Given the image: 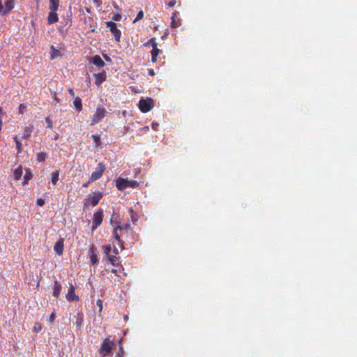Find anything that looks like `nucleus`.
I'll use <instances>...</instances> for the list:
<instances>
[{"label":"nucleus","instance_id":"obj_1","mask_svg":"<svg viewBox=\"0 0 357 357\" xmlns=\"http://www.w3.org/2000/svg\"><path fill=\"white\" fill-rule=\"evenodd\" d=\"M129 234L135 236V234L129 224L118 225L114 227L113 232L114 238L119 242L121 251L125 249L124 242L121 239V237L123 236H128ZM132 239L133 241H132V243H134V241H137V238L133 236Z\"/></svg>","mask_w":357,"mask_h":357},{"label":"nucleus","instance_id":"obj_2","mask_svg":"<svg viewBox=\"0 0 357 357\" xmlns=\"http://www.w3.org/2000/svg\"><path fill=\"white\" fill-rule=\"evenodd\" d=\"M137 185V181H129L127 178H118L116 181V186L119 190H123L127 188H135Z\"/></svg>","mask_w":357,"mask_h":357},{"label":"nucleus","instance_id":"obj_3","mask_svg":"<svg viewBox=\"0 0 357 357\" xmlns=\"http://www.w3.org/2000/svg\"><path fill=\"white\" fill-rule=\"evenodd\" d=\"M102 197V194L101 192H98L94 195H89V197L85 199V202L84 204V208H89L90 205L95 206L98 204L100 200Z\"/></svg>","mask_w":357,"mask_h":357},{"label":"nucleus","instance_id":"obj_4","mask_svg":"<svg viewBox=\"0 0 357 357\" xmlns=\"http://www.w3.org/2000/svg\"><path fill=\"white\" fill-rule=\"evenodd\" d=\"M106 109L102 107H98L95 113L93 115L91 125H94L100 122L107 114Z\"/></svg>","mask_w":357,"mask_h":357},{"label":"nucleus","instance_id":"obj_5","mask_svg":"<svg viewBox=\"0 0 357 357\" xmlns=\"http://www.w3.org/2000/svg\"><path fill=\"white\" fill-rule=\"evenodd\" d=\"M105 169V165L102 162H99L98 167H96V170L91 174L89 181H95L100 178Z\"/></svg>","mask_w":357,"mask_h":357},{"label":"nucleus","instance_id":"obj_6","mask_svg":"<svg viewBox=\"0 0 357 357\" xmlns=\"http://www.w3.org/2000/svg\"><path fill=\"white\" fill-rule=\"evenodd\" d=\"M103 218V211L101 208H99L98 211H96L93 215V225L91 227V230L94 231L97 229L98 227H99L102 222Z\"/></svg>","mask_w":357,"mask_h":357},{"label":"nucleus","instance_id":"obj_7","mask_svg":"<svg viewBox=\"0 0 357 357\" xmlns=\"http://www.w3.org/2000/svg\"><path fill=\"white\" fill-rule=\"evenodd\" d=\"M105 24L106 26L109 28V30L114 36L116 41L119 42L121 32L117 29L116 23L112 21H108L106 22Z\"/></svg>","mask_w":357,"mask_h":357},{"label":"nucleus","instance_id":"obj_8","mask_svg":"<svg viewBox=\"0 0 357 357\" xmlns=\"http://www.w3.org/2000/svg\"><path fill=\"white\" fill-rule=\"evenodd\" d=\"M114 345V342L107 338L104 340L102 346L99 349V352L104 356H107L111 351Z\"/></svg>","mask_w":357,"mask_h":357},{"label":"nucleus","instance_id":"obj_9","mask_svg":"<svg viewBox=\"0 0 357 357\" xmlns=\"http://www.w3.org/2000/svg\"><path fill=\"white\" fill-rule=\"evenodd\" d=\"M139 108L144 113L151 111L153 108V105L151 103V99H141L139 102Z\"/></svg>","mask_w":357,"mask_h":357},{"label":"nucleus","instance_id":"obj_10","mask_svg":"<svg viewBox=\"0 0 357 357\" xmlns=\"http://www.w3.org/2000/svg\"><path fill=\"white\" fill-rule=\"evenodd\" d=\"M66 298L68 301H78L79 299V296L76 295L75 289L72 284H70Z\"/></svg>","mask_w":357,"mask_h":357},{"label":"nucleus","instance_id":"obj_11","mask_svg":"<svg viewBox=\"0 0 357 357\" xmlns=\"http://www.w3.org/2000/svg\"><path fill=\"white\" fill-rule=\"evenodd\" d=\"M97 248L94 245H91L89 247V255L91 259V264L94 265L98 262L97 257Z\"/></svg>","mask_w":357,"mask_h":357},{"label":"nucleus","instance_id":"obj_12","mask_svg":"<svg viewBox=\"0 0 357 357\" xmlns=\"http://www.w3.org/2000/svg\"><path fill=\"white\" fill-rule=\"evenodd\" d=\"M64 240L62 238H60L56 243H55L54 246V250L55 251L56 254L59 256H61L63 255V249H64Z\"/></svg>","mask_w":357,"mask_h":357},{"label":"nucleus","instance_id":"obj_13","mask_svg":"<svg viewBox=\"0 0 357 357\" xmlns=\"http://www.w3.org/2000/svg\"><path fill=\"white\" fill-rule=\"evenodd\" d=\"M95 77V84L97 86H100L103 82L106 79V72L103 70L101 73H95L93 75Z\"/></svg>","mask_w":357,"mask_h":357},{"label":"nucleus","instance_id":"obj_14","mask_svg":"<svg viewBox=\"0 0 357 357\" xmlns=\"http://www.w3.org/2000/svg\"><path fill=\"white\" fill-rule=\"evenodd\" d=\"M162 52V50L158 47V44L154 45L152 47V50L151 51V61L153 63H155L158 59V56Z\"/></svg>","mask_w":357,"mask_h":357},{"label":"nucleus","instance_id":"obj_15","mask_svg":"<svg viewBox=\"0 0 357 357\" xmlns=\"http://www.w3.org/2000/svg\"><path fill=\"white\" fill-rule=\"evenodd\" d=\"M52 289H53L52 294L55 298H57L59 296L61 289H62V286H61V283L58 280H55L54 282Z\"/></svg>","mask_w":357,"mask_h":357},{"label":"nucleus","instance_id":"obj_16","mask_svg":"<svg viewBox=\"0 0 357 357\" xmlns=\"http://www.w3.org/2000/svg\"><path fill=\"white\" fill-rule=\"evenodd\" d=\"M90 61L92 63H93L94 65H96V66L100 67V68L104 67L105 65V63L104 62V61L101 59V57L99 55H96V56H93L90 59Z\"/></svg>","mask_w":357,"mask_h":357},{"label":"nucleus","instance_id":"obj_17","mask_svg":"<svg viewBox=\"0 0 357 357\" xmlns=\"http://www.w3.org/2000/svg\"><path fill=\"white\" fill-rule=\"evenodd\" d=\"M106 259L114 266L121 264L120 257L116 255H109Z\"/></svg>","mask_w":357,"mask_h":357},{"label":"nucleus","instance_id":"obj_18","mask_svg":"<svg viewBox=\"0 0 357 357\" xmlns=\"http://www.w3.org/2000/svg\"><path fill=\"white\" fill-rule=\"evenodd\" d=\"M15 1V0H6L4 3L5 9L3 11V15L8 13L14 8Z\"/></svg>","mask_w":357,"mask_h":357},{"label":"nucleus","instance_id":"obj_19","mask_svg":"<svg viewBox=\"0 0 357 357\" xmlns=\"http://www.w3.org/2000/svg\"><path fill=\"white\" fill-rule=\"evenodd\" d=\"M59 17L56 11H51L49 13L47 16V22L49 24H54L58 22Z\"/></svg>","mask_w":357,"mask_h":357},{"label":"nucleus","instance_id":"obj_20","mask_svg":"<svg viewBox=\"0 0 357 357\" xmlns=\"http://www.w3.org/2000/svg\"><path fill=\"white\" fill-rule=\"evenodd\" d=\"M181 24V20L177 17V13L175 11L172 16L171 26L173 28H176L179 26Z\"/></svg>","mask_w":357,"mask_h":357},{"label":"nucleus","instance_id":"obj_21","mask_svg":"<svg viewBox=\"0 0 357 357\" xmlns=\"http://www.w3.org/2000/svg\"><path fill=\"white\" fill-rule=\"evenodd\" d=\"M50 53L52 59L60 57L61 56V52L59 50L54 48L53 45H52L50 47Z\"/></svg>","mask_w":357,"mask_h":357},{"label":"nucleus","instance_id":"obj_22","mask_svg":"<svg viewBox=\"0 0 357 357\" xmlns=\"http://www.w3.org/2000/svg\"><path fill=\"white\" fill-rule=\"evenodd\" d=\"M59 5V0H50L49 9L51 11H56Z\"/></svg>","mask_w":357,"mask_h":357},{"label":"nucleus","instance_id":"obj_23","mask_svg":"<svg viewBox=\"0 0 357 357\" xmlns=\"http://www.w3.org/2000/svg\"><path fill=\"white\" fill-rule=\"evenodd\" d=\"M75 319H76V321H75L76 327L77 328H80L83 324V321H84L83 314L80 313V312L77 313V314L75 317Z\"/></svg>","mask_w":357,"mask_h":357},{"label":"nucleus","instance_id":"obj_24","mask_svg":"<svg viewBox=\"0 0 357 357\" xmlns=\"http://www.w3.org/2000/svg\"><path fill=\"white\" fill-rule=\"evenodd\" d=\"M22 174H23L22 167L21 166H19L18 167H17L15 169V171L13 172V176H14L15 179L19 180L22 177Z\"/></svg>","mask_w":357,"mask_h":357},{"label":"nucleus","instance_id":"obj_25","mask_svg":"<svg viewBox=\"0 0 357 357\" xmlns=\"http://www.w3.org/2000/svg\"><path fill=\"white\" fill-rule=\"evenodd\" d=\"M73 104L78 112H80L82 109V103L80 98L76 97L73 101Z\"/></svg>","mask_w":357,"mask_h":357},{"label":"nucleus","instance_id":"obj_26","mask_svg":"<svg viewBox=\"0 0 357 357\" xmlns=\"http://www.w3.org/2000/svg\"><path fill=\"white\" fill-rule=\"evenodd\" d=\"M59 178V172L58 170L54 171L51 174V181L54 185H56Z\"/></svg>","mask_w":357,"mask_h":357},{"label":"nucleus","instance_id":"obj_27","mask_svg":"<svg viewBox=\"0 0 357 357\" xmlns=\"http://www.w3.org/2000/svg\"><path fill=\"white\" fill-rule=\"evenodd\" d=\"M103 254L105 255V258L110 255V252H112V247L109 245H103L102 247Z\"/></svg>","mask_w":357,"mask_h":357},{"label":"nucleus","instance_id":"obj_28","mask_svg":"<svg viewBox=\"0 0 357 357\" xmlns=\"http://www.w3.org/2000/svg\"><path fill=\"white\" fill-rule=\"evenodd\" d=\"M129 213L130 214V218L133 223H135L138 220V215L134 211L132 208H130Z\"/></svg>","mask_w":357,"mask_h":357},{"label":"nucleus","instance_id":"obj_29","mask_svg":"<svg viewBox=\"0 0 357 357\" xmlns=\"http://www.w3.org/2000/svg\"><path fill=\"white\" fill-rule=\"evenodd\" d=\"M32 178V174L31 172L26 169V174L24 176V181H23V185H25L28 183V181Z\"/></svg>","mask_w":357,"mask_h":357},{"label":"nucleus","instance_id":"obj_30","mask_svg":"<svg viewBox=\"0 0 357 357\" xmlns=\"http://www.w3.org/2000/svg\"><path fill=\"white\" fill-rule=\"evenodd\" d=\"M115 268L112 270V272L115 274L116 276H119L118 275L119 273H121V271H123L124 268L121 264H119V266H114Z\"/></svg>","mask_w":357,"mask_h":357},{"label":"nucleus","instance_id":"obj_31","mask_svg":"<svg viewBox=\"0 0 357 357\" xmlns=\"http://www.w3.org/2000/svg\"><path fill=\"white\" fill-rule=\"evenodd\" d=\"M47 158V153L45 152H38L37 153V160L38 162H43L45 161Z\"/></svg>","mask_w":357,"mask_h":357},{"label":"nucleus","instance_id":"obj_32","mask_svg":"<svg viewBox=\"0 0 357 357\" xmlns=\"http://www.w3.org/2000/svg\"><path fill=\"white\" fill-rule=\"evenodd\" d=\"M157 43L155 42V40L154 38H152L151 39H149L146 43L144 44V45L145 47H150L151 46L152 47L154 46V45H156Z\"/></svg>","mask_w":357,"mask_h":357},{"label":"nucleus","instance_id":"obj_33","mask_svg":"<svg viewBox=\"0 0 357 357\" xmlns=\"http://www.w3.org/2000/svg\"><path fill=\"white\" fill-rule=\"evenodd\" d=\"M26 108H27V105L26 104H24V103H22L19 105V113L20 114H24V112L26 111Z\"/></svg>","mask_w":357,"mask_h":357},{"label":"nucleus","instance_id":"obj_34","mask_svg":"<svg viewBox=\"0 0 357 357\" xmlns=\"http://www.w3.org/2000/svg\"><path fill=\"white\" fill-rule=\"evenodd\" d=\"M144 17V12L142 10L139 11V13L137 15V17L133 20V23H135L139 20H141Z\"/></svg>","mask_w":357,"mask_h":357},{"label":"nucleus","instance_id":"obj_35","mask_svg":"<svg viewBox=\"0 0 357 357\" xmlns=\"http://www.w3.org/2000/svg\"><path fill=\"white\" fill-rule=\"evenodd\" d=\"M102 303H103V301L100 299H98L96 302V305L98 307V312L100 314L102 312V309H103Z\"/></svg>","mask_w":357,"mask_h":357},{"label":"nucleus","instance_id":"obj_36","mask_svg":"<svg viewBox=\"0 0 357 357\" xmlns=\"http://www.w3.org/2000/svg\"><path fill=\"white\" fill-rule=\"evenodd\" d=\"M92 138L93 139V141L96 144L97 146H99L100 144V137L99 135H93Z\"/></svg>","mask_w":357,"mask_h":357},{"label":"nucleus","instance_id":"obj_37","mask_svg":"<svg viewBox=\"0 0 357 357\" xmlns=\"http://www.w3.org/2000/svg\"><path fill=\"white\" fill-rule=\"evenodd\" d=\"M33 330L36 333L40 332L42 330V325L40 323H36Z\"/></svg>","mask_w":357,"mask_h":357},{"label":"nucleus","instance_id":"obj_38","mask_svg":"<svg viewBox=\"0 0 357 357\" xmlns=\"http://www.w3.org/2000/svg\"><path fill=\"white\" fill-rule=\"evenodd\" d=\"M45 121L47 123V128L49 129H52V128H53L52 122L49 116L45 118Z\"/></svg>","mask_w":357,"mask_h":357},{"label":"nucleus","instance_id":"obj_39","mask_svg":"<svg viewBox=\"0 0 357 357\" xmlns=\"http://www.w3.org/2000/svg\"><path fill=\"white\" fill-rule=\"evenodd\" d=\"M55 318H56V312L55 311H54L53 312H52L49 317H48V320L50 323H52L54 320H55Z\"/></svg>","mask_w":357,"mask_h":357},{"label":"nucleus","instance_id":"obj_40","mask_svg":"<svg viewBox=\"0 0 357 357\" xmlns=\"http://www.w3.org/2000/svg\"><path fill=\"white\" fill-rule=\"evenodd\" d=\"M22 144L20 142H17L16 148L17 149V153H22Z\"/></svg>","mask_w":357,"mask_h":357},{"label":"nucleus","instance_id":"obj_41","mask_svg":"<svg viewBox=\"0 0 357 357\" xmlns=\"http://www.w3.org/2000/svg\"><path fill=\"white\" fill-rule=\"evenodd\" d=\"M121 16L120 14H114L112 17V20H115V21H119L120 20Z\"/></svg>","mask_w":357,"mask_h":357},{"label":"nucleus","instance_id":"obj_42","mask_svg":"<svg viewBox=\"0 0 357 357\" xmlns=\"http://www.w3.org/2000/svg\"><path fill=\"white\" fill-rule=\"evenodd\" d=\"M176 0H172L167 3V6H168V7H173L176 5Z\"/></svg>","mask_w":357,"mask_h":357},{"label":"nucleus","instance_id":"obj_43","mask_svg":"<svg viewBox=\"0 0 357 357\" xmlns=\"http://www.w3.org/2000/svg\"><path fill=\"white\" fill-rule=\"evenodd\" d=\"M45 204V201H44V199H38L37 200V204H38V206H43V204Z\"/></svg>","mask_w":357,"mask_h":357},{"label":"nucleus","instance_id":"obj_44","mask_svg":"<svg viewBox=\"0 0 357 357\" xmlns=\"http://www.w3.org/2000/svg\"><path fill=\"white\" fill-rule=\"evenodd\" d=\"M93 3L99 7L102 4V1L100 0H93Z\"/></svg>","mask_w":357,"mask_h":357},{"label":"nucleus","instance_id":"obj_45","mask_svg":"<svg viewBox=\"0 0 357 357\" xmlns=\"http://www.w3.org/2000/svg\"><path fill=\"white\" fill-rule=\"evenodd\" d=\"M148 74H149V75H150L151 77H153L155 75V73L153 69H149L148 71Z\"/></svg>","mask_w":357,"mask_h":357},{"label":"nucleus","instance_id":"obj_46","mask_svg":"<svg viewBox=\"0 0 357 357\" xmlns=\"http://www.w3.org/2000/svg\"><path fill=\"white\" fill-rule=\"evenodd\" d=\"M112 250V252H113L116 256H117V255L119 254V250H118L117 248H114V249H113V250Z\"/></svg>","mask_w":357,"mask_h":357},{"label":"nucleus","instance_id":"obj_47","mask_svg":"<svg viewBox=\"0 0 357 357\" xmlns=\"http://www.w3.org/2000/svg\"><path fill=\"white\" fill-rule=\"evenodd\" d=\"M68 92H69V93H70L72 96H73V97L75 96V93H74V91H73V89H71V88L68 89Z\"/></svg>","mask_w":357,"mask_h":357},{"label":"nucleus","instance_id":"obj_48","mask_svg":"<svg viewBox=\"0 0 357 357\" xmlns=\"http://www.w3.org/2000/svg\"><path fill=\"white\" fill-rule=\"evenodd\" d=\"M3 5H2V2H1V0H0V13H3Z\"/></svg>","mask_w":357,"mask_h":357},{"label":"nucleus","instance_id":"obj_49","mask_svg":"<svg viewBox=\"0 0 357 357\" xmlns=\"http://www.w3.org/2000/svg\"><path fill=\"white\" fill-rule=\"evenodd\" d=\"M13 139H14V140H15V143H16V144H17V142H20V141L18 140V138H17V136H15V137H13Z\"/></svg>","mask_w":357,"mask_h":357},{"label":"nucleus","instance_id":"obj_50","mask_svg":"<svg viewBox=\"0 0 357 357\" xmlns=\"http://www.w3.org/2000/svg\"><path fill=\"white\" fill-rule=\"evenodd\" d=\"M90 182H91V181H87L86 183H84V184H83V186H84V187H86V186L89 185V183Z\"/></svg>","mask_w":357,"mask_h":357},{"label":"nucleus","instance_id":"obj_51","mask_svg":"<svg viewBox=\"0 0 357 357\" xmlns=\"http://www.w3.org/2000/svg\"><path fill=\"white\" fill-rule=\"evenodd\" d=\"M2 125H3V124H2V121H1V119H0V130H1V128H2Z\"/></svg>","mask_w":357,"mask_h":357},{"label":"nucleus","instance_id":"obj_52","mask_svg":"<svg viewBox=\"0 0 357 357\" xmlns=\"http://www.w3.org/2000/svg\"><path fill=\"white\" fill-rule=\"evenodd\" d=\"M105 58L107 61H109L110 60V58L107 56H105Z\"/></svg>","mask_w":357,"mask_h":357},{"label":"nucleus","instance_id":"obj_53","mask_svg":"<svg viewBox=\"0 0 357 357\" xmlns=\"http://www.w3.org/2000/svg\"><path fill=\"white\" fill-rule=\"evenodd\" d=\"M58 136H59V135H58V134H56V135H54V139H57Z\"/></svg>","mask_w":357,"mask_h":357},{"label":"nucleus","instance_id":"obj_54","mask_svg":"<svg viewBox=\"0 0 357 357\" xmlns=\"http://www.w3.org/2000/svg\"><path fill=\"white\" fill-rule=\"evenodd\" d=\"M29 133H25L24 137H29Z\"/></svg>","mask_w":357,"mask_h":357},{"label":"nucleus","instance_id":"obj_55","mask_svg":"<svg viewBox=\"0 0 357 357\" xmlns=\"http://www.w3.org/2000/svg\"><path fill=\"white\" fill-rule=\"evenodd\" d=\"M29 133H25L24 137H29Z\"/></svg>","mask_w":357,"mask_h":357},{"label":"nucleus","instance_id":"obj_56","mask_svg":"<svg viewBox=\"0 0 357 357\" xmlns=\"http://www.w3.org/2000/svg\"><path fill=\"white\" fill-rule=\"evenodd\" d=\"M152 127H153V129H155V130L156 129V128H156V126H155V124H154V123H153V126H152Z\"/></svg>","mask_w":357,"mask_h":357},{"label":"nucleus","instance_id":"obj_57","mask_svg":"<svg viewBox=\"0 0 357 357\" xmlns=\"http://www.w3.org/2000/svg\"><path fill=\"white\" fill-rule=\"evenodd\" d=\"M1 114H2V108L0 107V115H1Z\"/></svg>","mask_w":357,"mask_h":357},{"label":"nucleus","instance_id":"obj_58","mask_svg":"<svg viewBox=\"0 0 357 357\" xmlns=\"http://www.w3.org/2000/svg\"><path fill=\"white\" fill-rule=\"evenodd\" d=\"M110 223H111L112 225H113L112 218H111V220H110Z\"/></svg>","mask_w":357,"mask_h":357}]
</instances>
